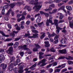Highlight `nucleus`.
<instances>
[{"mask_svg": "<svg viewBox=\"0 0 73 73\" xmlns=\"http://www.w3.org/2000/svg\"><path fill=\"white\" fill-rule=\"evenodd\" d=\"M30 1L29 4L32 5H33V4L35 5V6L33 7V9L35 10V11H39L40 8H41L42 6L40 5L42 4V2H37L35 3L34 0H31Z\"/></svg>", "mask_w": 73, "mask_h": 73, "instance_id": "nucleus-1", "label": "nucleus"}, {"mask_svg": "<svg viewBox=\"0 0 73 73\" xmlns=\"http://www.w3.org/2000/svg\"><path fill=\"white\" fill-rule=\"evenodd\" d=\"M20 60L19 59H17V62H14L13 64L12 63H11L8 66V69L10 71H12L13 69V65H14V66H16L17 65V64H18V63H20Z\"/></svg>", "mask_w": 73, "mask_h": 73, "instance_id": "nucleus-2", "label": "nucleus"}, {"mask_svg": "<svg viewBox=\"0 0 73 73\" xmlns=\"http://www.w3.org/2000/svg\"><path fill=\"white\" fill-rule=\"evenodd\" d=\"M45 59H42L41 61H40L38 63V65L41 67L44 66H45V65H46L47 64V63H45Z\"/></svg>", "mask_w": 73, "mask_h": 73, "instance_id": "nucleus-3", "label": "nucleus"}, {"mask_svg": "<svg viewBox=\"0 0 73 73\" xmlns=\"http://www.w3.org/2000/svg\"><path fill=\"white\" fill-rule=\"evenodd\" d=\"M27 46L26 45H24L23 46H20V47L22 49H24V50H26L27 52L29 54V52H30L31 50L30 49L28 48H27Z\"/></svg>", "mask_w": 73, "mask_h": 73, "instance_id": "nucleus-4", "label": "nucleus"}, {"mask_svg": "<svg viewBox=\"0 0 73 73\" xmlns=\"http://www.w3.org/2000/svg\"><path fill=\"white\" fill-rule=\"evenodd\" d=\"M54 22L55 25L56 26V29L62 30V28L58 27V20L55 19L54 20Z\"/></svg>", "mask_w": 73, "mask_h": 73, "instance_id": "nucleus-5", "label": "nucleus"}, {"mask_svg": "<svg viewBox=\"0 0 73 73\" xmlns=\"http://www.w3.org/2000/svg\"><path fill=\"white\" fill-rule=\"evenodd\" d=\"M47 34L48 35V37L50 39V41L51 42H53V39L51 38V37H53V36H54L56 35V34H55V33H52V34H50L48 32L47 33Z\"/></svg>", "mask_w": 73, "mask_h": 73, "instance_id": "nucleus-6", "label": "nucleus"}, {"mask_svg": "<svg viewBox=\"0 0 73 73\" xmlns=\"http://www.w3.org/2000/svg\"><path fill=\"white\" fill-rule=\"evenodd\" d=\"M27 15L26 12L25 11L22 14V15H23L22 17L21 18L18 19H17L18 21V22H19V21H20L21 20H25V17L23 16L24 15Z\"/></svg>", "mask_w": 73, "mask_h": 73, "instance_id": "nucleus-7", "label": "nucleus"}, {"mask_svg": "<svg viewBox=\"0 0 73 73\" xmlns=\"http://www.w3.org/2000/svg\"><path fill=\"white\" fill-rule=\"evenodd\" d=\"M8 8V5H5L3 7V9L1 12V14L3 15H5V9H7Z\"/></svg>", "mask_w": 73, "mask_h": 73, "instance_id": "nucleus-8", "label": "nucleus"}, {"mask_svg": "<svg viewBox=\"0 0 73 73\" xmlns=\"http://www.w3.org/2000/svg\"><path fill=\"white\" fill-rule=\"evenodd\" d=\"M24 67V65H21L20 67L19 68V73H22L24 71H23V68Z\"/></svg>", "mask_w": 73, "mask_h": 73, "instance_id": "nucleus-9", "label": "nucleus"}, {"mask_svg": "<svg viewBox=\"0 0 73 73\" xmlns=\"http://www.w3.org/2000/svg\"><path fill=\"white\" fill-rule=\"evenodd\" d=\"M12 51H13V47H9L8 50L7 52L9 54H11L12 53Z\"/></svg>", "mask_w": 73, "mask_h": 73, "instance_id": "nucleus-10", "label": "nucleus"}, {"mask_svg": "<svg viewBox=\"0 0 73 73\" xmlns=\"http://www.w3.org/2000/svg\"><path fill=\"white\" fill-rule=\"evenodd\" d=\"M53 18V17H52V16H50V18L49 20L48 19H47V22H48V21H49L50 23L51 24H52V25H53L54 24V23H52V19Z\"/></svg>", "mask_w": 73, "mask_h": 73, "instance_id": "nucleus-11", "label": "nucleus"}, {"mask_svg": "<svg viewBox=\"0 0 73 73\" xmlns=\"http://www.w3.org/2000/svg\"><path fill=\"white\" fill-rule=\"evenodd\" d=\"M59 52L60 53L64 54L66 53V49H64L62 50H59Z\"/></svg>", "mask_w": 73, "mask_h": 73, "instance_id": "nucleus-12", "label": "nucleus"}, {"mask_svg": "<svg viewBox=\"0 0 73 73\" xmlns=\"http://www.w3.org/2000/svg\"><path fill=\"white\" fill-rule=\"evenodd\" d=\"M66 65V64H62V65H59L58 66L56 67V68H61V67H62L60 69H62V68H64L65 66Z\"/></svg>", "mask_w": 73, "mask_h": 73, "instance_id": "nucleus-13", "label": "nucleus"}, {"mask_svg": "<svg viewBox=\"0 0 73 73\" xmlns=\"http://www.w3.org/2000/svg\"><path fill=\"white\" fill-rule=\"evenodd\" d=\"M60 42L61 44H66V39L64 38L60 40Z\"/></svg>", "mask_w": 73, "mask_h": 73, "instance_id": "nucleus-14", "label": "nucleus"}, {"mask_svg": "<svg viewBox=\"0 0 73 73\" xmlns=\"http://www.w3.org/2000/svg\"><path fill=\"white\" fill-rule=\"evenodd\" d=\"M0 66H2L3 69H6L7 67V65L6 64L3 63Z\"/></svg>", "mask_w": 73, "mask_h": 73, "instance_id": "nucleus-15", "label": "nucleus"}, {"mask_svg": "<svg viewBox=\"0 0 73 73\" xmlns=\"http://www.w3.org/2000/svg\"><path fill=\"white\" fill-rule=\"evenodd\" d=\"M41 18L40 16H39L36 20V22L37 23H38L41 21Z\"/></svg>", "mask_w": 73, "mask_h": 73, "instance_id": "nucleus-16", "label": "nucleus"}, {"mask_svg": "<svg viewBox=\"0 0 73 73\" xmlns=\"http://www.w3.org/2000/svg\"><path fill=\"white\" fill-rule=\"evenodd\" d=\"M0 33L3 35V36H5V37H9V36L8 35H5L4 33V32L3 31H0Z\"/></svg>", "mask_w": 73, "mask_h": 73, "instance_id": "nucleus-17", "label": "nucleus"}, {"mask_svg": "<svg viewBox=\"0 0 73 73\" xmlns=\"http://www.w3.org/2000/svg\"><path fill=\"white\" fill-rule=\"evenodd\" d=\"M45 44V46L46 47H49L50 46V44H49V42H44Z\"/></svg>", "mask_w": 73, "mask_h": 73, "instance_id": "nucleus-18", "label": "nucleus"}, {"mask_svg": "<svg viewBox=\"0 0 73 73\" xmlns=\"http://www.w3.org/2000/svg\"><path fill=\"white\" fill-rule=\"evenodd\" d=\"M39 58L40 59H42V58H44V57L42 56H41V55H43L44 54V53L42 52H40L39 53Z\"/></svg>", "mask_w": 73, "mask_h": 73, "instance_id": "nucleus-19", "label": "nucleus"}, {"mask_svg": "<svg viewBox=\"0 0 73 73\" xmlns=\"http://www.w3.org/2000/svg\"><path fill=\"white\" fill-rule=\"evenodd\" d=\"M37 65V64L35 63L30 68V69L31 70H34L35 69V67H36Z\"/></svg>", "mask_w": 73, "mask_h": 73, "instance_id": "nucleus-20", "label": "nucleus"}, {"mask_svg": "<svg viewBox=\"0 0 73 73\" xmlns=\"http://www.w3.org/2000/svg\"><path fill=\"white\" fill-rule=\"evenodd\" d=\"M19 31H14L13 32V33L11 35V36L12 37H14L15 35V33H17Z\"/></svg>", "mask_w": 73, "mask_h": 73, "instance_id": "nucleus-21", "label": "nucleus"}, {"mask_svg": "<svg viewBox=\"0 0 73 73\" xmlns=\"http://www.w3.org/2000/svg\"><path fill=\"white\" fill-rule=\"evenodd\" d=\"M0 58L2 59L3 61H4L5 60V58L4 57V56L3 55L1 54L0 55Z\"/></svg>", "mask_w": 73, "mask_h": 73, "instance_id": "nucleus-22", "label": "nucleus"}, {"mask_svg": "<svg viewBox=\"0 0 73 73\" xmlns=\"http://www.w3.org/2000/svg\"><path fill=\"white\" fill-rule=\"evenodd\" d=\"M65 6H63L60 7V8L58 9V11H60V10H64L65 9Z\"/></svg>", "mask_w": 73, "mask_h": 73, "instance_id": "nucleus-23", "label": "nucleus"}, {"mask_svg": "<svg viewBox=\"0 0 73 73\" xmlns=\"http://www.w3.org/2000/svg\"><path fill=\"white\" fill-rule=\"evenodd\" d=\"M19 46V42H16L14 45V47L15 48H16Z\"/></svg>", "mask_w": 73, "mask_h": 73, "instance_id": "nucleus-24", "label": "nucleus"}, {"mask_svg": "<svg viewBox=\"0 0 73 73\" xmlns=\"http://www.w3.org/2000/svg\"><path fill=\"white\" fill-rule=\"evenodd\" d=\"M41 34L42 35L41 36L40 38L41 39H42V38H43L45 36V33H41Z\"/></svg>", "mask_w": 73, "mask_h": 73, "instance_id": "nucleus-25", "label": "nucleus"}, {"mask_svg": "<svg viewBox=\"0 0 73 73\" xmlns=\"http://www.w3.org/2000/svg\"><path fill=\"white\" fill-rule=\"evenodd\" d=\"M66 9L68 10H72V8L70 6H67L66 7Z\"/></svg>", "mask_w": 73, "mask_h": 73, "instance_id": "nucleus-26", "label": "nucleus"}, {"mask_svg": "<svg viewBox=\"0 0 73 73\" xmlns=\"http://www.w3.org/2000/svg\"><path fill=\"white\" fill-rule=\"evenodd\" d=\"M15 27L17 30H18V31L20 30V27H18V25H17V24L15 25Z\"/></svg>", "mask_w": 73, "mask_h": 73, "instance_id": "nucleus-27", "label": "nucleus"}, {"mask_svg": "<svg viewBox=\"0 0 73 73\" xmlns=\"http://www.w3.org/2000/svg\"><path fill=\"white\" fill-rule=\"evenodd\" d=\"M38 35V34H33V36H30V38H35V37H37Z\"/></svg>", "mask_w": 73, "mask_h": 73, "instance_id": "nucleus-28", "label": "nucleus"}, {"mask_svg": "<svg viewBox=\"0 0 73 73\" xmlns=\"http://www.w3.org/2000/svg\"><path fill=\"white\" fill-rule=\"evenodd\" d=\"M66 58L67 60H73V58L70 56H69L68 57H66Z\"/></svg>", "mask_w": 73, "mask_h": 73, "instance_id": "nucleus-29", "label": "nucleus"}, {"mask_svg": "<svg viewBox=\"0 0 73 73\" xmlns=\"http://www.w3.org/2000/svg\"><path fill=\"white\" fill-rule=\"evenodd\" d=\"M26 44H30L31 42V40H26Z\"/></svg>", "mask_w": 73, "mask_h": 73, "instance_id": "nucleus-30", "label": "nucleus"}, {"mask_svg": "<svg viewBox=\"0 0 73 73\" xmlns=\"http://www.w3.org/2000/svg\"><path fill=\"white\" fill-rule=\"evenodd\" d=\"M11 12H12V9L11 8L9 9V10L7 12V15H9V14H10V13H11Z\"/></svg>", "mask_w": 73, "mask_h": 73, "instance_id": "nucleus-31", "label": "nucleus"}, {"mask_svg": "<svg viewBox=\"0 0 73 73\" xmlns=\"http://www.w3.org/2000/svg\"><path fill=\"white\" fill-rule=\"evenodd\" d=\"M10 7H11V8H13L15 7V4L14 3H12L10 5Z\"/></svg>", "mask_w": 73, "mask_h": 73, "instance_id": "nucleus-32", "label": "nucleus"}, {"mask_svg": "<svg viewBox=\"0 0 73 73\" xmlns=\"http://www.w3.org/2000/svg\"><path fill=\"white\" fill-rule=\"evenodd\" d=\"M43 23H44V22H42L40 23H38V25L39 27H41V25H44V24Z\"/></svg>", "mask_w": 73, "mask_h": 73, "instance_id": "nucleus-33", "label": "nucleus"}, {"mask_svg": "<svg viewBox=\"0 0 73 73\" xmlns=\"http://www.w3.org/2000/svg\"><path fill=\"white\" fill-rule=\"evenodd\" d=\"M10 59V60H11V62L12 61H14V60H15V57L13 56L11 57Z\"/></svg>", "mask_w": 73, "mask_h": 73, "instance_id": "nucleus-34", "label": "nucleus"}, {"mask_svg": "<svg viewBox=\"0 0 73 73\" xmlns=\"http://www.w3.org/2000/svg\"><path fill=\"white\" fill-rule=\"evenodd\" d=\"M50 51L52 52H56V50H55L53 48H51L50 49Z\"/></svg>", "mask_w": 73, "mask_h": 73, "instance_id": "nucleus-35", "label": "nucleus"}, {"mask_svg": "<svg viewBox=\"0 0 73 73\" xmlns=\"http://www.w3.org/2000/svg\"><path fill=\"white\" fill-rule=\"evenodd\" d=\"M35 46H36L37 48H40V46L37 44H35Z\"/></svg>", "mask_w": 73, "mask_h": 73, "instance_id": "nucleus-36", "label": "nucleus"}, {"mask_svg": "<svg viewBox=\"0 0 73 73\" xmlns=\"http://www.w3.org/2000/svg\"><path fill=\"white\" fill-rule=\"evenodd\" d=\"M68 64H69L70 65V64H73V62H72V61H68Z\"/></svg>", "mask_w": 73, "mask_h": 73, "instance_id": "nucleus-37", "label": "nucleus"}, {"mask_svg": "<svg viewBox=\"0 0 73 73\" xmlns=\"http://www.w3.org/2000/svg\"><path fill=\"white\" fill-rule=\"evenodd\" d=\"M50 7H49V8L48 9H45V11H51L52 10V8L50 9Z\"/></svg>", "mask_w": 73, "mask_h": 73, "instance_id": "nucleus-38", "label": "nucleus"}, {"mask_svg": "<svg viewBox=\"0 0 73 73\" xmlns=\"http://www.w3.org/2000/svg\"><path fill=\"white\" fill-rule=\"evenodd\" d=\"M19 54H20L21 56L23 57V55H24V52H20Z\"/></svg>", "mask_w": 73, "mask_h": 73, "instance_id": "nucleus-39", "label": "nucleus"}, {"mask_svg": "<svg viewBox=\"0 0 73 73\" xmlns=\"http://www.w3.org/2000/svg\"><path fill=\"white\" fill-rule=\"evenodd\" d=\"M32 31L34 33H38V31L36 30H32Z\"/></svg>", "mask_w": 73, "mask_h": 73, "instance_id": "nucleus-40", "label": "nucleus"}, {"mask_svg": "<svg viewBox=\"0 0 73 73\" xmlns=\"http://www.w3.org/2000/svg\"><path fill=\"white\" fill-rule=\"evenodd\" d=\"M63 17H64L63 15L62 14L61 15H60V17L59 18V19H60V20L62 19V18H63Z\"/></svg>", "mask_w": 73, "mask_h": 73, "instance_id": "nucleus-41", "label": "nucleus"}, {"mask_svg": "<svg viewBox=\"0 0 73 73\" xmlns=\"http://www.w3.org/2000/svg\"><path fill=\"white\" fill-rule=\"evenodd\" d=\"M14 44L13 43H10L8 44V46H13V44Z\"/></svg>", "mask_w": 73, "mask_h": 73, "instance_id": "nucleus-42", "label": "nucleus"}, {"mask_svg": "<svg viewBox=\"0 0 73 73\" xmlns=\"http://www.w3.org/2000/svg\"><path fill=\"white\" fill-rule=\"evenodd\" d=\"M55 72H60V69H57L55 70Z\"/></svg>", "mask_w": 73, "mask_h": 73, "instance_id": "nucleus-43", "label": "nucleus"}, {"mask_svg": "<svg viewBox=\"0 0 73 73\" xmlns=\"http://www.w3.org/2000/svg\"><path fill=\"white\" fill-rule=\"evenodd\" d=\"M49 72H50V73H52L53 71V70L52 68H50L48 70Z\"/></svg>", "mask_w": 73, "mask_h": 73, "instance_id": "nucleus-44", "label": "nucleus"}, {"mask_svg": "<svg viewBox=\"0 0 73 73\" xmlns=\"http://www.w3.org/2000/svg\"><path fill=\"white\" fill-rule=\"evenodd\" d=\"M53 66H56L57 65V63L56 62H54L52 64Z\"/></svg>", "mask_w": 73, "mask_h": 73, "instance_id": "nucleus-45", "label": "nucleus"}, {"mask_svg": "<svg viewBox=\"0 0 73 73\" xmlns=\"http://www.w3.org/2000/svg\"><path fill=\"white\" fill-rule=\"evenodd\" d=\"M21 38V37H20L19 38H16L15 39L14 41H17L18 40H20V39Z\"/></svg>", "mask_w": 73, "mask_h": 73, "instance_id": "nucleus-46", "label": "nucleus"}, {"mask_svg": "<svg viewBox=\"0 0 73 73\" xmlns=\"http://www.w3.org/2000/svg\"><path fill=\"white\" fill-rule=\"evenodd\" d=\"M57 9H54L52 11V13H56V12H57Z\"/></svg>", "mask_w": 73, "mask_h": 73, "instance_id": "nucleus-47", "label": "nucleus"}, {"mask_svg": "<svg viewBox=\"0 0 73 73\" xmlns=\"http://www.w3.org/2000/svg\"><path fill=\"white\" fill-rule=\"evenodd\" d=\"M68 4H73V0L70 1L68 2Z\"/></svg>", "mask_w": 73, "mask_h": 73, "instance_id": "nucleus-48", "label": "nucleus"}, {"mask_svg": "<svg viewBox=\"0 0 73 73\" xmlns=\"http://www.w3.org/2000/svg\"><path fill=\"white\" fill-rule=\"evenodd\" d=\"M44 15H45L46 17H49V14L45 13H44Z\"/></svg>", "mask_w": 73, "mask_h": 73, "instance_id": "nucleus-49", "label": "nucleus"}, {"mask_svg": "<svg viewBox=\"0 0 73 73\" xmlns=\"http://www.w3.org/2000/svg\"><path fill=\"white\" fill-rule=\"evenodd\" d=\"M72 19L73 17H69L68 18V20H69L70 21V20H72Z\"/></svg>", "mask_w": 73, "mask_h": 73, "instance_id": "nucleus-50", "label": "nucleus"}, {"mask_svg": "<svg viewBox=\"0 0 73 73\" xmlns=\"http://www.w3.org/2000/svg\"><path fill=\"white\" fill-rule=\"evenodd\" d=\"M49 23H50L49 22V21H48V22L47 21L46 22V24L47 26H48L49 25Z\"/></svg>", "mask_w": 73, "mask_h": 73, "instance_id": "nucleus-51", "label": "nucleus"}, {"mask_svg": "<svg viewBox=\"0 0 73 73\" xmlns=\"http://www.w3.org/2000/svg\"><path fill=\"white\" fill-rule=\"evenodd\" d=\"M50 9H51V8L52 9V8L54 7V4H52V5H50Z\"/></svg>", "mask_w": 73, "mask_h": 73, "instance_id": "nucleus-52", "label": "nucleus"}, {"mask_svg": "<svg viewBox=\"0 0 73 73\" xmlns=\"http://www.w3.org/2000/svg\"><path fill=\"white\" fill-rule=\"evenodd\" d=\"M64 58H65L64 57L61 56L59 58H58V60H60L61 59H64Z\"/></svg>", "mask_w": 73, "mask_h": 73, "instance_id": "nucleus-53", "label": "nucleus"}, {"mask_svg": "<svg viewBox=\"0 0 73 73\" xmlns=\"http://www.w3.org/2000/svg\"><path fill=\"white\" fill-rule=\"evenodd\" d=\"M40 13L41 14V15H44L45 14V13L42 11H40Z\"/></svg>", "mask_w": 73, "mask_h": 73, "instance_id": "nucleus-54", "label": "nucleus"}, {"mask_svg": "<svg viewBox=\"0 0 73 73\" xmlns=\"http://www.w3.org/2000/svg\"><path fill=\"white\" fill-rule=\"evenodd\" d=\"M27 10L29 12L32 10V8H31L29 7L27 9Z\"/></svg>", "mask_w": 73, "mask_h": 73, "instance_id": "nucleus-55", "label": "nucleus"}, {"mask_svg": "<svg viewBox=\"0 0 73 73\" xmlns=\"http://www.w3.org/2000/svg\"><path fill=\"white\" fill-rule=\"evenodd\" d=\"M8 27L10 29H11L12 28V27L10 24H9L8 25Z\"/></svg>", "mask_w": 73, "mask_h": 73, "instance_id": "nucleus-56", "label": "nucleus"}, {"mask_svg": "<svg viewBox=\"0 0 73 73\" xmlns=\"http://www.w3.org/2000/svg\"><path fill=\"white\" fill-rule=\"evenodd\" d=\"M54 2L56 3H59L60 2V1L59 0H55V1H54Z\"/></svg>", "mask_w": 73, "mask_h": 73, "instance_id": "nucleus-57", "label": "nucleus"}, {"mask_svg": "<svg viewBox=\"0 0 73 73\" xmlns=\"http://www.w3.org/2000/svg\"><path fill=\"white\" fill-rule=\"evenodd\" d=\"M63 22H64V20H60L59 21V22H58V24H60V23H63Z\"/></svg>", "mask_w": 73, "mask_h": 73, "instance_id": "nucleus-58", "label": "nucleus"}, {"mask_svg": "<svg viewBox=\"0 0 73 73\" xmlns=\"http://www.w3.org/2000/svg\"><path fill=\"white\" fill-rule=\"evenodd\" d=\"M30 24V21H28L26 22V24L27 25H29V24Z\"/></svg>", "mask_w": 73, "mask_h": 73, "instance_id": "nucleus-59", "label": "nucleus"}, {"mask_svg": "<svg viewBox=\"0 0 73 73\" xmlns=\"http://www.w3.org/2000/svg\"><path fill=\"white\" fill-rule=\"evenodd\" d=\"M58 42V40H56L54 42V43L55 44H57Z\"/></svg>", "mask_w": 73, "mask_h": 73, "instance_id": "nucleus-60", "label": "nucleus"}, {"mask_svg": "<svg viewBox=\"0 0 73 73\" xmlns=\"http://www.w3.org/2000/svg\"><path fill=\"white\" fill-rule=\"evenodd\" d=\"M63 2L66 3L67 2V1H68V0H61Z\"/></svg>", "mask_w": 73, "mask_h": 73, "instance_id": "nucleus-61", "label": "nucleus"}, {"mask_svg": "<svg viewBox=\"0 0 73 73\" xmlns=\"http://www.w3.org/2000/svg\"><path fill=\"white\" fill-rule=\"evenodd\" d=\"M33 51L34 52H36V51H37V48H34L33 49Z\"/></svg>", "mask_w": 73, "mask_h": 73, "instance_id": "nucleus-62", "label": "nucleus"}, {"mask_svg": "<svg viewBox=\"0 0 73 73\" xmlns=\"http://www.w3.org/2000/svg\"><path fill=\"white\" fill-rule=\"evenodd\" d=\"M66 71H67V69H64L62 70V72H65Z\"/></svg>", "mask_w": 73, "mask_h": 73, "instance_id": "nucleus-63", "label": "nucleus"}, {"mask_svg": "<svg viewBox=\"0 0 73 73\" xmlns=\"http://www.w3.org/2000/svg\"><path fill=\"white\" fill-rule=\"evenodd\" d=\"M11 40L10 39H7L5 40V41H9Z\"/></svg>", "mask_w": 73, "mask_h": 73, "instance_id": "nucleus-64", "label": "nucleus"}]
</instances>
